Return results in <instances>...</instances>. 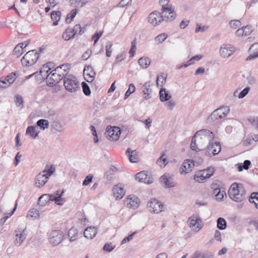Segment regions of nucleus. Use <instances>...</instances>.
<instances>
[{"label": "nucleus", "instance_id": "f257e3e1", "mask_svg": "<svg viewBox=\"0 0 258 258\" xmlns=\"http://www.w3.org/2000/svg\"><path fill=\"white\" fill-rule=\"evenodd\" d=\"M161 13L154 11L151 13L148 17V22L153 26H156L161 23L164 18L170 20H174L176 15L174 12V8L172 6L166 7L163 6Z\"/></svg>", "mask_w": 258, "mask_h": 258}, {"label": "nucleus", "instance_id": "f03ea898", "mask_svg": "<svg viewBox=\"0 0 258 258\" xmlns=\"http://www.w3.org/2000/svg\"><path fill=\"white\" fill-rule=\"evenodd\" d=\"M229 198L233 201L241 203L246 199V191L242 184L234 182L228 190Z\"/></svg>", "mask_w": 258, "mask_h": 258}, {"label": "nucleus", "instance_id": "7ed1b4c3", "mask_svg": "<svg viewBox=\"0 0 258 258\" xmlns=\"http://www.w3.org/2000/svg\"><path fill=\"white\" fill-rule=\"evenodd\" d=\"M195 137L198 146L201 147L200 150H205L207 146L214 139V135L210 130L203 129L197 131Z\"/></svg>", "mask_w": 258, "mask_h": 258}, {"label": "nucleus", "instance_id": "20e7f679", "mask_svg": "<svg viewBox=\"0 0 258 258\" xmlns=\"http://www.w3.org/2000/svg\"><path fill=\"white\" fill-rule=\"evenodd\" d=\"M52 165L47 164L44 169L38 173L35 177V184L38 188H41L47 181L49 177L55 172Z\"/></svg>", "mask_w": 258, "mask_h": 258}, {"label": "nucleus", "instance_id": "39448f33", "mask_svg": "<svg viewBox=\"0 0 258 258\" xmlns=\"http://www.w3.org/2000/svg\"><path fill=\"white\" fill-rule=\"evenodd\" d=\"M63 85L67 91L69 92H76L80 90V84L77 78L69 75L63 79Z\"/></svg>", "mask_w": 258, "mask_h": 258}, {"label": "nucleus", "instance_id": "423d86ee", "mask_svg": "<svg viewBox=\"0 0 258 258\" xmlns=\"http://www.w3.org/2000/svg\"><path fill=\"white\" fill-rule=\"evenodd\" d=\"M61 72L60 67H56L49 73V76H47L46 83L47 86L52 87L58 83L60 80L63 79V75H60Z\"/></svg>", "mask_w": 258, "mask_h": 258}, {"label": "nucleus", "instance_id": "0eeeda50", "mask_svg": "<svg viewBox=\"0 0 258 258\" xmlns=\"http://www.w3.org/2000/svg\"><path fill=\"white\" fill-rule=\"evenodd\" d=\"M230 109L228 106H223L215 109L208 117L207 122L211 123L218 119L225 117L229 112Z\"/></svg>", "mask_w": 258, "mask_h": 258}, {"label": "nucleus", "instance_id": "6e6552de", "mask_svg": "<svg viewBox=\"0 0 258 258\" xmlns=\"http://www.w3.org/2000/svg\"><path fill=\"white\" fill-rule=\"evenodd\" d=\"M39 58V54L36 50L28 51L21 59V62L24 67H30L34 64Z\"/></svg>", "mask_w": 258, "mask_h": 258}, {"label": "nucleus", "instance_id": "1a4fd4ad", "mask_svg": "<svg viewBox=\"0 0 258 258\" xmlns=\"http://www.w3.org/2000/svg\"><path fill=\"white\" fill-rule=\"evenodd\" d=\"M63 233L60 230L52 231L49 235V241L53 246H55L58 245L63 240Z\"/></svg>", "mask_w": 258, "mask_h": 258}, {"label": "nucleus", "instance_id": "9d476101", "mask_svg": "<svg viewBox=\"0 0 258 258\" xmlns=\"http://www.w3.org/2000/svg\"><path fill=\"white\" fill-rule=\"evenodd\" d=\"M221 150V145L219 142L213 143L211 141L204 151L206 156L211 157L218 154Z\"/></svg>", "mask_w": 258, "mask_h": 258}, {"label": "nucleus", "instance_id": "9b49d317", "mask_svg": "<svg viewBox=\"0 0 258 258\" xmlns=\"http://www.w3.org/2000/svg\"><path fill=\"white\" fill-rule=\"evenodd\" d=\"M120 135V129L118 127L108 126L106 130L105 136L110 141H117Z\"/></svg>", "mask_w": 258, "mask_h": 258}, {"label": "nucleus", "instance_id": "f8f14e48", "mask_svg": "<svg viewBox=\"0 0 258 258\" xmlns=\"http://www.w3.org/2000/svg\"><path fill=\"white\" fill-rule=\"evenodd\" d=\"M163 205L155 199H151L147 204V207L150 212L159 213L163 210Z\"/></svg>", "mask_w": 258, "mask_h": 258}, {"label": "nucleus", "instance_id": "ddd939ff", "mask_svg": "<svg viewBox=\"0 0 258 258\" xmlns=\"http://www.w3.org/2000/svg\"><path fill=\"white\" fill-rule=\"evenodd\" d=\"M187 222L191 229L195 232H198L202 228V220L197 216L192 215L188 218Z\"/></svg>", "mask_w": 258, "mask_h": 258}, {"label": "nucleus", "instance_id": "4468645a", "mask_svg": "<svg viewBox=\"0 0 258 258\" xmlns=\"http://www.w3.org/2000/svg\"><path fill=\"white\" fill-rule=\"evenodd\" d=\"M234 47L230 44H223L220 49V55L223 58H228L235 52Z\"/></svg>", "mask_w": 258, "mask_h": 258}, {"label": "nucleus", "instance_id": "2eb2a0df", "mask_svg": "<svg viewBox=\"0 0 258 258\" xmlns=\"http://www.w3.org/2000/svg\"><path fill=\"white\" fill-rule=\"evenodd\" d=\"M124 203L128 208L135 209L139 206L140 200L135 196L130 195L126 198Z\"/></svg>", "mask_w": 258, "mask_h": 258}, {"label": "nucleus", "instance_id": "dca6fc26", "mask_svg": "<svg viewBox=\"0 0 258 258\" xmlns=\"http://www.w3.org/2000/svg\"><path fill=\"white\" fill-rule=\"evenodd\" d=\"M195 166V161L192 160L186 159L184 161L180 167L181 174H186L190 172Z\"/></svg>", "mask_w": 258, "mask_h": 258}, {"label": "nucleus", "instance_id": "f3484780", "mask_svg": "<svg viewBox=\"0 0 258 258\" xmlns=\"http://www.w3.org/2000/svg\"><path fill=\"white\" fill-rule=\"evenodd\" d=\"M24 229H18L15 231V244L17 246H20L26 239L27 234L24 232Z\"/></svg>", "mask_w": 258, "mask_h": 258}, {"label": "nucleus", "instance_id": "a211bd4d", "mask_svg": "<svg viewBox=\"0 0 258 258\" xmlns=\"http://www.w3.org/2000/svg\"><path fill=\"white\" fill-rule=\"evenodd\" d=\"M249 52L250 55L246 58V61L251 60L258 57V42L251 45Z\"/></svg>", "mask_w": 258, "mask_h": 258}, {"label": "nucleus", "instance_id": "6ab92c4d", "mask_svg": "<svg viewBox=\"0 0 258 258\" xmlns=\"http://www.w3.org/2000/svg\"><path fill=\"white\" fill-rule=\"evenodd\" d=\"M112 191L116 200L121 199L125 195V191L121 184H118L114 186Z\"/></svg>", "mask_w": 258, "mask_h": 258}, {"label": "nucleus", "instance_id": "aec40b11", "mask_svg": "<svg viewBox=\"0 0 258 258\" xmlns=\"http://www.w3.org/2000/svg\"><path fill=\"white\" fill-rule=\"evenodd\" d=\"M84 74H86L87 77L90 78L89 79H86V81L88 82H92L96 75V73L93 68L91 66H86L84 69Z\"/></svg>", "mask_w": 258, "mask_h": 258}, {"label": "nucleus", "instance_id": "412c9836", "mask_svg": "<svg viewBox=\"0 0 258 258\" xmlns=\"http://www.w3.org/2000/svg\"><path fill=\"white\" fill-rule=\"evenodd\" d=\"M125 154L128 157L130 162L136 163L138 161L139 156L136 150H132L130 148H128L125 152Z\"/></svg>", "mask_w": 258, "mask_h": 258}, {"label": "nucleus", "instance_id": "4be33fe9", "mask_svg": "<svg viewBox=\"0 0 258 258\" xmlns=\"http://www.w3.org/2000/svg\"><path fill=\"white\" fill-rule=\"evenodd\" d=\"M97 232V230L96 227H90L85 230L84 235L87 239H91L96 236Z\"/></svg>", "mask_w": 258, "mask_h": 258}, {"label": "nucleus", "instance_id": "5701e85b", "mask_svg": "<svg viewBox=\"0 0 258 258\" xmlns=\"http://www.w3.org/2000/svg\"><path fill=\"white\" fill-rule=\"evenodd\" d=\"M64 193V191L62 190L60 192V194L59 195V196H55L54 195H49L47 194L48 195V201H54L55 203L57 205H62L63 203H60V202H61L63 201V198H61V197L63 196V194Z\"/></svg>", "mask_w": 258, "mask_h": 258}, {"label": "nucleus", "instance_id": "b1692460", "mask_svg": "<svg viewBox=\"0 0 258 258\" xmlns=\"http://www.w3.org/2000/svg\"><path fill=\"white\" fill-rule=\"evenodd\" d=\"M206 172L204 169L197 172L195 175V180L197 182H202L205 179L208 178Z\"/></svg>", "mask_w": 258, "mask_h": 258}, {"label": "nucleus", "instance_id": "393cba45", "mask_svg": "<svg viewBox=\"0 0 258 258\" xmlns=\"http://www.w3.org/2000/svg\"><path fill=\"white\" fill-rule=\"evenodd\" d=\"M39 133L38 127L36 126H29L27 127L26 134L29 135L33 139L36 138Z\"/></svg>", "mask_w": 258, "mask_h": 258}, {"label": "nucleus", "instance_id": "a878e982", "mask_svg": "<svg viewBox=\"0 0 258 258\" xmlns=\"http://www.w3.org/2000/svg\"><path fill=\"white\" fill-rule=\"evenodd\" d=\"M51 127L56 132L61 133L64 130V124L58 120H54L51 123Z\"/></svg>", "mask_w": 258, "mask_h": 258}, {"label": "nucleus", "instance_id": "bb28decb", "mask_svg": "<svg viewBox=\"0 0 258 258\" xmlns=\"http://www.w3.org/2000/svg\"><path fill=\"white\" fill-rule=\"evenodd\" d=\"M82 28L80 24L76 25L73 29L68 28L65 31V33H71L72 36L75 37L76 34H81Z\"/></svg>", "mask_w": 258, "mask_h": 258}, {"label": "nucleus", "instance_id": "cd10ccee", "mask_svg": "<svg viewBox=\"0 0 258 258\" xmlns=\"http://www.w3.org/2000/svg\"><path fill=\"white\" fill-rule=\"evenodd\" d=\"M160 99L161 102L168 101L171 98V95L166 91L165 89L162 88L159 92Z\"/></svg>", "mask_w": 258, "mask_h": 258}, {"label": "nucleus", "instance_id": "c85d7f7f", "mask_svg": "<svg viewBox=\"0 0 258 258\" xmlns=\"http://www.w3.org/2000/svg\"><path fill=\"white\" fill-rule=\"evenodd\" d=\"M160 181L162 183L165 184V186L166 188L173 187L175 186V183L171 181L167 175L165 174L160 177Z\"/></svg>", "mask_w": 258, "mask_h": 258}, {"label": "nucleus", "instance_id": "c756f323", "mask_svg": "<svg viewBox=\"0 0 258 258\" xmlns=\"http://www.w3.org/2000/svg\"><path fill=\"white\" fill-rule=\"evenodd\" d=\"M88 2V0H70V3L71 6L76 8H81L83 7Z\"/></svg>", "mask_w": 258, "mask_h": 258}, {"label": "nucleus", "instance_id": "7c9ffc66", "mask_svg": "<svg viewBox=\"0 0 258 258\" xmlns=\"http://www.w3.org/2000/svg\"><path fill=\"white\" fill-rule=\"evenodd\" d=\"M151 60L148 57H142L138 60V63L143 69L147 68L150 64Z\"/></svg>", "mask_w": 258, "mask_h": 258}, {"label": "nucleus", "instance_id": "2f4dec72", "mask_svg": "<svg viewBox=\"0 0 258 258\" xmlns=\"http://www.w3.org/2000/svg\"><path fill=\"white\" fill-rule=\"evenodd\" d=\"M61 13L60 11H52L51 13V19L53 21V25L56 26L60 18Z\"/></svg>", "mask_w": 258, "mask_h": 258}, {"label": "nucleus", "instance_id": "473e14b6", "mask_svg": "<svg viewBox=\"0 0 258 258\" xmlns=\"http://www.w3.org/2000/svg\"><path fill=\"white\" fill-rule=\"evenodd\" d=\"M49 64H44L43 67L41 69L40 71V73L41 74V77L43 79H46L47 81V78H48L47 76H49V73L48 72L50 71V68H48Z\"/></svg>", "mask_w": 258, "mask_h": 258}, {"label": "nucleus", "instance_id": "72a5a7b5", "mask_svg": "<svg viewBox=\"0 0 258 258\" xmlns=\"http://www.w3.org/2000/svg\"><path fill=\"white\" fill-rule=\"evenodd\" d=\"M150 82H148L144 84L143 86V92L144 95H146L145 98L146 100L150 98L149 96L150 93L151 92V90L150 88Z\"/></svg>", "mask_w": 258, "mask_h": 258}, {"label": "nucleus", "instance_id": "f704fd0d", "mask_svg": "<svg viewBox=\"0 0 258 258\" xmlns=\"http://www.w3.org/2000/svg\"><path fill=\"white\" fill-rule=\"evenodd\" d=\"M68 235L70 238V241L73 242L77 239L78 236V232L76 229L72 228L69 230Z\"/></svg>", "mask_w": 258, "mask_h": 258}, {"label": "nucleus", "instance_id": "c9c22d12", "mask_svg": "<svg viewBox=\"0 0 258 258\" xmlns=\"http://www.w3.org/2000/svg\"><path fill=\"white\" fill-rule=\"evenodd\" d=\"M23 52V44L22 43L18 44L13 50V53L16 55L17 57H19Z\"/></svg>", "mask_w": 258, "mask_h": 258}, {"label": "nucleus", "instance_id": "e433bc0d", "mask_svg": "<svg viewBox=\"0 0 258 258\" xmlns=\"http://www.w3.org/2000/svg\"><path fill=\"white\" fill-rule=\"evenodd\" d=\"M37 127H40L43 130L47 128L49 126V122L47 120L44 119H41L37 121Z\"/></svg>", "mask_w": 258, "mask_h": 258}, {"label": "nucleus", "instance_id": "4c0bfd02", "mask_svg": "<svg viewBox=\"0 0 258 258\" xmlns=\"http://www.w3.org/2000/svg\"><path fill=\"white\" fill-rule=\"evenodd\" d=\"M17 74L16 72H12L8 75L6 77V81H7L8 85L11 86L16 80L17 78Z\"/></svg>", "mask_w": 258, "mask_h": 258}, {"label": "nucleus", "instance_id": "58836bf2", "mask_svg": "<svg viewBox=\"0 0 258 258\" xmlns=\"http://www.w3.org/2000/svg\"><path fill=\"white\" fill-rule=\"evenodd\" d=\"M217 227L220 230L226 229L227 223L226 220L223 218H219L217 220Z\"/></svg>", "mask_w": 258, "mask_h": 258}, {"label": "nucleus", "instance_id": "ea45409f", "mask_svg": "<svg viewBox=\"0 0 258 258\" xmlns=\"http://www.w3.org/2000/svg\"><path fill=\"white\" fill-rule=\"evenodd\" d=\"M165 156V154L163 153L157 161V164L161 167H164L168 163L166 158L164 157Z\"/></svg>", "mask_w": 258, "mask_h": 258}, {"label": "nucleus", "instance_id": "a19ab883", "mask_svg": "<svg viewBox=\"0 0 258 258\" xmlns=\"http://www.w3.org/2000/svg\"><path fill=\"white\" fill-rule=\"evenodd\" d=\"M190 148L192 150L196 151V152L202 151V150H200L201 147H200L198 145L197 139L195 137V135L192 138L190 144Z\"/></svg>", "mask_w": 258, "mask_h": 258}, {"label": "nucleus", "instance_id": "79ce46f5", "mask_svg": "<svg viewBox=\"0 0 258 258\" xmlns=\"http://www.w3.org/2000/svg\"><path fill=\"white\" fill-rule=\"evenodd\" d=\"M251 203H254L255 207L258 209V192H252L249 199Z\"/></svg>", "mask_w": 258, "mask_h": 258}, {"label": "nucleus", "instance_id": "37998d69", "mask_svg": "<svg viewBox=\"0 0 258 258\" xmlns=\"http://www.w3.org/2000/svg\"><path fill=\"white\" fill-rule=\"evenodd\" d=\"M48 197V196L47 194L42 195L38 199V204L42 207L45 206L49 201Z\"/></svg>", "mask_w": 258, "mask_h": 258}, {"label": "nucleus", "instance_id": "c03bdc74", "mask_svg": "<svg viewBox=\"0 0 258 258\" xmlns=\"http://www.w3.org/2000/svg\"><path fill=\"white\" fill-rule=\"evenodd\" d=\"M167 37V34L164 33L158 35L155 38V41L156 44H159L163 43Z\"/></svg>", "mask_w": 258, "mask_h": 258}, {"label": "nucleus", "instance_id": "a18cd8bd", "mask_svg": "<svg viewBox=\"0 0 258 258\" xmlns=\"http://www.w3.org/2000/svg\"><path fill=\"white\" fill-rule=\"evenodd\" d=\"M77 13V9H74L72 10L71 12V13L68 15L66 18V22L67 23L69 24L71 23V21L73 20V19L76 16Z\"/></svg>", "mask_w": 258, "mask_h": 258}, {"label": "nucleus", "instance_id": "49530a36", "mask_svg": "<svg viewBox=\"0 0 258 258\" xmlns=\"http://www.w3.org/2000/svg\"><path fill=\"white\" fill-rule=\"evenodd\" d=\"M16 99L15 100V102L17 107H21V108L23 107V103L24 101L23 99L20 95L17 94L15 96Z\"/></svg>", "mask_w": 258, "mask_h": 258}, {"label": "nucleus", "instance_id": "de8ad7c7", "mask_svg": "<svg viewBox=\"0 0 258 258\" xmlns=\"http://www.w3.org/2000/svg\"><path fill=\"white\" fill-rule=\"evenodd\" d=\"M117 168L115 167H114L113 166H111L110 167L109 170L108 171H107L106 173H105V177L108 180H111V177L109 178V174L113 175L117 171Z\"/></svg>", "mask_w": 258, "mask_h": 258}, {"label": "nucleus", "instance_id": "09e8293b", "mask_svg": "<svg viewBox=\"0 0 258 258\" xmlns=\"http://www.w3.org/2000/svg\"><path fill=\"white\" fill-rule=\"evenodd\" d=\"M146 172L144 171L139 172L136 174L135 179L139 182H142L144 178L146 177Z\"/></svg>", "mask_w": 258, "mask_h": 258}, {"label": "nucleus", "instance_id": "8fccbe9b", "mask_svg": "<svg viewBox=\"0 0 258 258\" xmlns=\"http://www.w3.org/2000/svg\"><path fill=\"white\" fill-rule=\"evenodd\" d=\"M82 87L83 89V93L86 96L90 95L91 94V91L90 89V87L85 82L82 83Z\"/></svg>", "mask_w": 258, "mask_h": 258}, {"label": "nucleus", "instance_id": "3c124183", "mask_svg": "<svg viewBox=\"0 0 258 258\" xmlns=\"http://www.w3.org/2000/svg\"><path fill=\"white\" fill-rule=\"evenodd\" d=\"M112 43L109 41L107 43L105 46L106 54V56L108 57H110L111 55V53L112 51Z\"/></svg>", "mask_w": 258, "mask_h": 258}, {"label": "nucleus", "instance_id": "603ef678", "mask_svg": "<svg viewBox=\"0 0 258 258\" xmlns=\"http://www.w3.org/2000/svg\"><path fill=\"white\" fill-rule=\"evenodd\" d=\"M135 91V86L133 84H131L129 85L128 90L125 93L124 99H126L128 96Z\"/></svg>", "mask_w": 258, "mask_h": 258}, {"label": "nucleus", "instance_id": "864d4df0", "mask_svg": "<svg viewBox=\"0 0 258 258\" xmlns=\"http://www.w3.org/2000/svg\"><path fill=\"white\" fill-rule=\"evenodd\" d=\"M229 25L232 28L236 29L241 26V22L239 20H233L229 22Z\"/></svg>", "mask_w": 258, "mask_h": 258}, {"label": "nucleus", "instance_id": "5fc2aeb1", "mask_svg": "<svg viewBox=\"0 0 258 258\" xmlns=\"http://www.w3.org/2000/svg\"><path fill=\"white\" fill-rule=\"evenodd\" d=\"M58 67L61 68V72L60 73V75H63V78L64 79V78L68 75H67V74L68 73V66L67 64H62L61 66H58Z\"/></svg>", "mask_w": 258, "mask_h": 258}, {"label": "nucleus", "instance_id": "6e6d98bb", "mask_svg": "<svg viewBox=\"0 0 258 258\" xmlns=\"http://www.w3.org/2000/svg\"><path fill=\"white\" fill-rule=\"evenodd\" d=\"M166 76L164 75L163 74L161 75L160 76L158 77L157 80H156V84L158 86H159V82H161V86H162L166 82Z\"/></svg>", "mask_w": 258, "mask_h": 258}, {"label": "nucleus", "instance_id": "4d7b16f0", "mask_svg": "<svg viewBox=\"0 0 258 258\" xmlns=\"http://www.w3.org/2000/svg\"><path fill=\"white\" fill-rule=\"evenodd\" d=\"M132 4V0H121L117 5L119 8H123L125 6H130Z\"/></svg>", "mask_w": 258, "mask_h": 258}, {"label": "nucleus", "instance_id": "13d9d810", "mask_svg": "<svg viewBox=\"0 0 258 258\" xmlns=\"http://www.w3.org/2000/svg\"><path fill=\"white\" fill-rule=\"evenodd\" d=\"M250 88L249 87H246L242 91H241L238 95L239 99L243 98L248 93Z\"/></svg>", "mask_w": 258, "mask_h": 258}, {"label": "nucleus", "instance_id": "bf43d9fd", "mask_svg": "<svg viewBox=\"0 0 258 258\" xmlns=\"http://www.w3.org/2000/svg\"><path fill=\"white\" fill-rule=\"evenodd\" d=\"M226 195V193L223 190H219L218 192L215 195L216 199L217 201H220L223 200L224 196Z\"/></svg>", "mask_w": 258, "mask_h": 258}, {"label": "nucleus", "instance_id": "052dcab7", "mask_svg": "<svg viewBox=\"0 0 258 258\" xmlns=\"http://www.w3.org/2000/svg\"><path fill=\"white\" fill-rule=\"evenodd\" d=\"M103 34V31L97 32L94 35L92 36V39H94V45L97 43L99 38L101 37Z\"/></svg>", "mask_w": 258, "mask_h": 258}, {"label": "nucleus", "instance_id": "680f3d73", "mask_svg": "<svg viewBox=\"0 0 258 258\" xmlns=\"http://www.w3.org/2000/svg\"><path fill=\"white\" fill-rule=\"evenodd\" d=\"M93 178V176L91 175H88L86 177L84 180L83 182V186H87L90 183L92 182Z\"/></svg>", "mask_w": 258, "mask_h": 258}, {"label": "nucleus", "instance_id": "e2e57ef3", "mask_svg": "<svg viewBox=\"0 0 258 258\" xmlns=\"http://www.w3.org/2000/svg\"><path fill=\"white\" fill-rule=\"evenodd\" d=\"M244 31V35L247 36L251 34V33L253 31V29L252 26L249 25H247L245 27H243Z\"/></svg>", "mask_w": 258, "mask_h": 258}, {"label": "nucleus", "instance_id": "0e129e2a", "mask_svg": "<svg viewBox=\"0 0 258 258\" xmlns=\"http://www.w3.org/2000/svg\"><path fill=\"white\" fill-rule=\"evenodd\" d=\"M166 106L169 110H172L175 106V102L173 100L169 99L166 103Z\"/></svg>", "mask_w": 258, "mask_h": 258}, {"label": "nucleus", "instance_id": "69168bd1", "mask_svg": "<svg viewBox=\"0 0 258 258\" xmlns=\"http://www.w3.org/2000/svg\"><path fill=\"white\" fill-rule=\"evenodd\" d=\"M114 246H113L111 243H106L103 246V250L107 252L111 251L114 248Z\"/></svg>", "mask_w": 258, "mask_h": 258}, {"label": "nucleus", "instance_id": "338daca9", "mask_svg": "<svg viewBox=\"0 0 258 258\" xmlns=\"http://www.w3.org/2000/svg\"><path fill=\"white\" fill-rule=\"evenodd\" d=\"M91 53H92V51L91 50H89V49L87 50L82 55V59L85 60H87V59H88L90 57Z\"/></svg>", "mask_w": 258, "mask_h": 258}, {"label": "nucleus", "instance_id": "774afa93", "mask_svg": "<svg viewBox=\"0 0 258 258\" xmlns=\"http://www.w3.org/2000/svg\"><path fill=\"white\" fill-rule=\"evenodd\" d=\"M153 182V178L149 176L147 174L146 175V177L144 178V180L142 182L146 183V184H150Z\"/></svg>", "mask_w": 258, "mask_h": 258}]
</instances>
